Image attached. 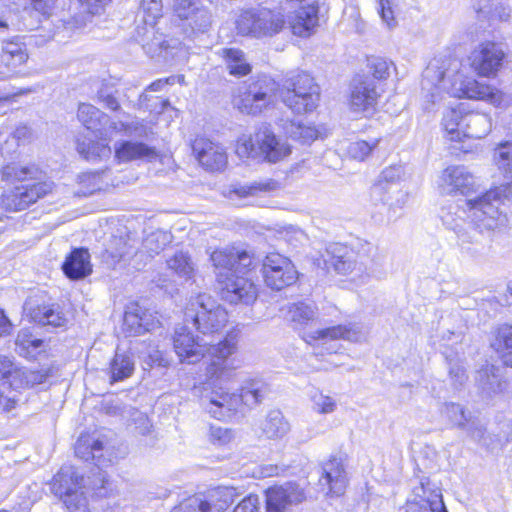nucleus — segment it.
I'll list each match as a JSON object with an SVG mask.
<instances>
[{
	"instance_id": "f257e3e1",
	"label": "nucleus",
	"mask_w": 512,
	"mask_h": 512,
	"mask_svg": "<svg viewBox=\"0 0 512 512\" xmlns=\"http://www.w3.org/2000/svg\"><path fill=\"white\" fill-rule=\"evenodd\" d=\"M512 198V184L492 188L466 201V209L449 205L441 209L443 226L456 235L461 252L471 258L483 254L482 236L506 226L507 216L500 209L504 199Z\"/></svg>"
},
{
	"instance_id": "f03ea898",
	"label": "nucleus",
	"mask_w": 512,
	"mask_h": 512,
	"mask_svg": "<svg viewBox=\"0 0 512 512\" xmlns=\"http://www.w3.org/2000/svg\"><path fill=\"white\" fill-rule=\"evenodd\" d=\"M237 335L229 333L217 344L203 343L199 337H195L186 326H179L173 335V348L183 363L194 364L202 359L205 354L210 359L206 367V378L209 385L221 387L232 381L239 367L233 355L238 347Z\"/></svg>"
},
{
	"instance_id": "7ed1b4c3",
	"label": "nucleus",
	"mask_w": 512,
	"mask_h": 512,
	"mask_svg": "<svg viewBox=\"0 0 512 512\" xmlns=\"http://www.w3.org/2000/svg\"><path fill=\"white\" fill-rule=\"evenodd\" d=\"M461 62L455 57L434 58L423 72L422 90L435 103L442 91L458 98H469L499 104L501 95L494 87L460 73Z\"/></svg>"
},
{
	"instance_id": "20e7f679",
	"label": "nucleus",
	"mask_w": 512,
	"mask_h": 512,
	"mask_svg": "<svg viewBox=\"0 0 512 512\" xmlns=\"http://www.w3.org/2000/svg\"><path fill=\"white\" fill-rule=\"evenodd\" d=\"M236 257L237 249L234 247L216 249L210 255L220 285V295L231 304H250L257 298V288L251 279L234 274Z\"/></svg>"
},
{
	"instance_id": "39448f33",
	"label": "nucleus",
	"mask_w": 512,
	"mask_h": 512,
	"mask_svg": "<svg viewBox=\"0 0 512 512\" xmlns=\"http://www.w3.org/2000/svg\"><path fill=\"white\" fill-rule=\"evenodd\" d=\"M328 269L342 275H353V279L368 276L378 259V249L364 240H358L353 247L340 243L329 244L323 255Z\"/></svg>"
},
{
	"instance_id": "423d86ee",
	"label": "nucleus",
	"mask_w": 512,
	"mask_h": 512,
	"mask_svg": "<svg viewBox=\"0 0 512 512\" xmlns=\"http://www.w3.org/2000/svg\"><path fill=\"white\" fill-rule=\"evenodd\" d=\"M221 391H213L209 403L206 406L208 413L218 419L225 420L235 412L241 403L249 408L260 404L269 393L268 384L262 379H249L241 387L240 394L223 391L222 386H217Z\"/></svg>"
},
{
	"instance_id": "0eeeda50",
	"label": "nucleus",
	"mask_w": 512,
	"mask_h": 512,
	"mask_svg": "<svg viewBox=\"0 0 512 512\" xmlns=\"http://www.w3.org/2000/svg\"><path fill=\"white\" fill-rule=\"evenodd\" d=\"M236 153L240 158L277 163L290 155L291 147L279 139L269 125L262 124L254 135H243L238 139Z\"/></svg>"
},
{
	"instance_id": "6e6552de",
	"label": "nucleus",
	"mask_w": 512,
	"mask_h": 512,
	"mask_svg": "<svg viewBox=\"0 0 512 512\" xmlns=\"http://www.w3.org/2000/svg\"><path fill=\"white\" fill-rule=\"evenodd\" d=\"M184 319L205 335L220 331L226 325L228 315L210 295L201 293L190 298L184 311Z\"/></svg>"
},
{
	"instance_id": "1a4fd4ad",
	"label": "nucleus",
	"mask_w": 512,
	"mask_h": 512,
	"mask_svg": "<svg viewBox=\"0 0 512 512\" xmlns=\"http://www.w3.org/2000/svg\"><path fill=\"white\" fill-rule=\"evenodd\" d=\"M279 97L293 113L304 114L317 107L320 89L312 76L302 72L285 81Z\"/></svg>"
},
{
	"instance_id": "9d476101",
	"label": "nucleus",
	"mask_w": 512,
	"mask_h": 512,
	"mask_svg": "<svg viewBox=\"0 0 512 512\" xmlns=\"http://www.w3.org/2000/svg\"><path fill=\"white\" fill-rule=\"evenodd\" d=\"M81 475L73 466H64L53 477L51 490L60 497L69 512H86L88 509L86 485Z\"/></svg>"
},
{
	"instance_id": "9b49d317",
	"label": "nucleus",
	"mask_w": 512,
	"mask_h": 512,
	"mask_svg": "<svg viewBox=\"0 0 512 512\" xmlns=\"http://www.w3.org/2000/svg\"><path fill=\"white\" fill-rule=\"evenodd\" d=\"M277 89V84L272 78L259 77L239 89L233 98V105L243 114L259 115L274 104Z\"/></svg>"
},
{
	"instance_id": "f8f14e48",
	"label": "nucleus",
	"mask_w": 512,
	"mask_h": 512,
	"mask_svg": "<svg viewBox=\"0 0 512 512\" xmlns=\"http://www.w3.org/2000/svg\"><path fill=\"white\" fill-rule=\"evenodd\" d=\"M285 24L284 16L266 8H253L243 11L236 20L238 34L253 38L272 37L281 31Z\"/></svg>"
},
{
	"instance_id": "ddd939ff",
	"label": "nucleus",
	"mask_w": 512,
	"mask_h": 512,
	"mask_svg": "<svg viewBox=\"0 0 512 512\" xmlns=\"http://www.w3.org/2000/svg\"><path fill=\"white\" fill-rule=\"evenodd\" d=\"M25 184L15 187L13 190L5 193L1 204L8 211H21L28 208L31 204L37 202L52 192L54 184L49 180L38 179L25 181Z\"/></svg>"
},
{
	"instance_id": "4468645a",
	"label": "nucleus",
	"mask_w": 512,
	"mask_h": 512,
	"mask_svg": "<svg viewBox=\"0 0 512 512\" xmlns=\"http://www.w3.org/2000/svg\"><path fill=\"white\" fill-rule=\"evenodd\" d=\"M403 176L402 166L385 168L371 188V198L389 207L402 206L405 203L406 194L400 189L399 182Z\"/></svg>"
},
{
	"instance_id": "2eb2a0df",
	"label": "nucleus",
	"mask_w": 512,
	"mask_h": 512,
	"mask_svg": "<svg viewBox=\"0 0 512 512\" xmlns=\"http://www.w3.org/2000/svg\"><path fill=\"white\" fill-rule=\"evenodd\" d=\"M262 274L266 285L273 290H281L297 280L295 266L287 257L279 253H269L263 260Z\"/></svg>"
},
{
	"instance_id": "dca6fc26",
	"label": "nucleus",
	"mask_w": 512,
	"mask_h": 512,
	"mask_svg": "<svg viewBox=\"0 0 512 512\" xmlns=\"http://www.w3.org/2000/svg\"><path fill=\"white\" fill-rule=\"evenodd\" d=\"M405 512H447L441 489L429 478L420 479L412 488Z\"/></svg>"
},
{
	"instance_id": "f3484780",
	"label": "nucleus",
	"mask_w": 512,
	"mask_h": 512,
	"mask_svg": "<svg viewBox=\"0 0 512 512\" xmlns=\"http://www.w3.org/2000/svg\"><path fill=\"white\" fill-rule=\"evenodd\" d=\"M441 416L447 420L451 428L464 431L473 440L480 442L486 433L485 424L461 404L448 402L440 409Z\"/></svg>"
},
{
	"instance_id": "a211bd4d",
	"label": "nucleus",
	"mask_w": 512,
	"mask_h": 512,
	"mask_svg": "<svg viewBox=\"0 0 512 512\" xmlns=\"http://www.w3.org/2000/svg\"><path fill=\"white\" fill-rule=\"evenodd\" d=\"M305 499L304 490L296 483L274 485L265 491V512H291Z\"/></svg>"
},
{
	"instance_id": "6ab92c4d",
	"label": "nucleus",
	"mask_w": 512,
	"mask_h": 512,
	"mask_svg": "<svg viewBox=\"0 0 512 512\" xmlns=\"http://www.w3.org/2000/svg\"><path fill=\"white\" fill-rule=\"evenodd\" d=\"M441 189L447 195L469 196L480 188L478 179L464 165L448 166L441 175Z\"/></svg>"
},
{
	"instance_id": "aec40b11",
	"label": "nucleus",
	"mask_w": 512,
	"mask_h": 512,
	"mask_svg": "<svg viewBox=\"0 0 512 512\" xmlns=\"http://www.w3.org/2000/svg\"><path fill=\"white\" fill-rule=\"evenodd\" d=\"M505 57L502 46L495 42H484L479 44L469 56L470 65L475 72L481 76L490 77L495 75Z\"/></svg>"
},
{
	"instance_id": "412c9836",
	"label": "nucleus",
	"mask_w": 512,
	"mask_h": 512,
	"mask_svg": "<svg viewBox=\"0 0 512 512\" xmlns=\"http://www.w3.org/2000/svg\"><path fill=\"white\" fill-rule=\"evenodd\" d=\"M173 7L192 33H205L211 27L212 14L201 0H176Z\"/></svg>"
},
{
	"instance_id": "4be33fe9",
	"label": "nucleus",
	"mask_w": 512,
	"mask_h": 512,
	"mask_svg": "<svg viewBox=\"0 0 512 512\" xmlns=\"http://www.w3.org/2000/svg\"><path fill=\"white\" fill-rule=\"evenodd\" d=\"M303 338L307 343L316 342L328 353H332L337 352V347L336 344H331V342L339 339L357 342L362 338V332L356 325H337L311 331Z\"/></svg>"
},
{
	"instance_id": "5701e85b",
	"label": "nucleus",
	"mask_w": 512,
	"mask_h": 512,
	"mask_svg": "<svg viewBox=\"0 0 512 512\" xmlns=\"http://www.w3.org/2000/svg\"><path fill=\"white\" fill-rule=\"evenodd\" d=\"M157 317L138 303H131L123 318V331L127 336H138L149 332L159 325Z\"/></svg>"
},
{
	"instance_id": "b1692460",
	"label": "nucleus",
	"mask_w": 512,
	"mask_h": 512,
	"mask_svg": "<svg viewBox=\"0 0 512 512\" xmlns=\"http://www.w3.org/2000/svg\"><path fill=\"white\" fill-rule=\"evenodd\" d=\"M192 150L199 163L207 170L219 171L227 164V155L224 148L209 139L196 138L192 144Z\"/></svg>"
},
{
	"instance_id": "393cba45",
	"label": "nucleus",
	"mask_w": 512,
	"mask_h": 512,
	"mask_svg": "<svg viewBox=\"0 0 512 512\" xmlns=\"http://www.w3.org/2000/svg\"><path fill=\"white\" fill-rule=\"evenodd\" d=\"M379 95L373 80L368 78L361 80L351 90L350 108L355 113L372 114Z\"/></svg>"
},
{
	"instance_id": "a878e982",
	"label": "nucleus",
	"mask_w": 512,
	"mask_h": 512,
	"mask_svg": "<svg viewBox=\"0 0 512 512\" xmlns=\"http://www.w3.org/2000/svg\"><path fill=\"white\" fill-rule=\"evenodd\" d=\"M323 476L319 483L321 486H327V495L340 496L344 493L347 485L346 473L340 460L333 458L324 463Z\"/></svg>"
},
{
	"instance_id": "bb28decb",
	"label": "nucleus",
	"mask_w": 512,
	"mask_h": 512,
	"mask_svg": "<svg viewBox=\"0 0 512 512\" xmlns=\"http://www.w3.org/2000/svg\"><path fill=\"white\" fill-rule=\"evenodd\" d=\"M137 248L135 246V240H131L128 237H113L103 254V259L108 265L115 266L121 261H127L131 257L136 258ZM137 264L139 259H135Z\"/></svg>"
},
{
	"instance_id": "cd10ccee",
	"label": "nucleus",
	"mask_w": 512,
	"mask_h": 512,
	"mask_svg": "<svg viewBox=\"0 0 512 512\" xmlns=\"http://www.w3.org/2000/svg\"><path fill=\"white\" fill-rule=\"evenodd\" d=\"M239 495L240 493L234 487H214L201 497L204 512H223Z\"/></svg>"
},
{
	"instance_id": "c85d7f7f",
	"label": "nucleus",
	"mask_w": 512,
	"mask_h": 512,
	"mask_svg": "<svg viewBox=\"0 0 512 512\" xmlns=\"http://www.w3.org/2000/svg\"><path fill=\"white\" fill-rule=\"evenodd\" d=\"M289 25L293 34L308 37L318 25V6L310 4L303 6L289 17Z\"/></svg>"
},
{
	"instance_id": "c756f323",
	"label": "nucleus",
	"mask_w": 512,
	"mask_h": 512,
	"mask_svg": "<svg viewBox=\"0 0 512 512\" xmlns=\"http://www.w3.org/2000/svg\"><path fill=\"white\" fill-rule=\"evenodd\" d=\"M62 269L65 275L72 280L88 276L92 272L88 250L84 248L74 249L66 258Z\"/></svg>"
},
{
	"instance_id": "7c9ffc66",
	"label": "nucleus",
	"mask_w": 512,
	"mask_h": 512,
	"mask_svg": "<svg viewBox=\"0 0 512 512\" xmlns=\"http://www.w3.org/2000/svg\"><path fill=\"white\" fill-rule=\"evenodd\" d=\"M28 59V53L25 45L17 42H8L2 48L0 55V62L3 66L4 72L8 78L17 73L18 68L21 67Z\"/></svg>"
},
{
	"instance_id": "2f4dec72",
	"label": "nucleus",
	"mask_w": 512,
	"mask_h": 512,
	"mask_svg": "<svg viewBox=\"0 0 512 512\" xmlns=\"http://www.w3.org/2000/svg\"><path fill=\"white\" fill-rule=\"evenodd\" d=\"M171 238L170 233L163 230L151 232L144 238L141 249L137 250L136 259H139V263L145 265L148 260L164 250L171 242Z\"/></svg>"
},
{
	"instance_id": "473e14b6",
	"label": "nucleus",
	"mask_w": 512,
	"mask_h": 512,
	"mask_svg": "<svg viewBox=\"0 0 512 512\" xmlns=\"http://www.w3.org/2000/svg\"><path fill=\"white\" fill-rule=\"evenodd\" d=\"M156 156L154 148L142 142L121 141L115 145V158L119 162H130L140 159H152Z\"/></svg>"
},
{
	"instance_id": "72a5a7b5",
	"label": "nucleus",
	"mask_w": 512,
	"mask_h": 512,
	"mask_svg": "<svg viewBox=\"0 0 512 512\" xmlns=\"http://www.w3.org/2000/svg\"><path fill=\"white\" fill-rule=\"evenodd\" d=\"M260 428L267 439L280 440L289 433L290 424L280 410L273 409L267 413Z\"/></svg>"
},
{
	"instance_id": "f704fd0d",
	"label": "nucleus",
	"mask_w": 512,
	"mask_h": 512,
	"mask_svg": "<svg viewBox=\"0 0 512 512\" xmlns=\"http://www.w3.org/2000/svg\"><path fill=\"white\" fill-rule=\"evenodd\" d=\"M491 118L483 113H467L464 115L463 137L481 139L491 131Z\"/></svg>"
},
{
	"instance_id": "c9c22d12",
	"label": "nucleus",
	"mask_w": 512,
	"mask_h": 512,
	"mask_svg": "<svg viewBox=\"0 0 512 512\" xmlns=\"http://www.w3.org/2000/svg\"><path fill=\"white\" fill-rule=\"evenodd\" d=\"M135 370L133 355L128 352L116 351L110 363V382L115 383L129 378Z\"/></svg>"
},
{
	"instance_id": "e433bc0d",
	"label": "nucleus",
	"mask_w": 512,
	"mask_h": 512,
	"mask_svg": "<svg viewBox=\"0 0 512 512\" xmlns=\"http://www.w3.org/2000/svg\"><path fill=\"white\" fill-rule=\"evenodd\" d=\"M77 117L86 129L95 132L101 131L102 127L109 121L108 115L88 103L79 105Z\"/></svg>"
},
{
	"instance_id": "4c0bfd02",
	"label": "nucleus",
	"mask_w": 512,
	"mask_h": 512,
	"mask_svg": "<svg viewBox=\"0 0 512 512\" xmlns=\"http://www.w3.org/2000/svg\"><path fill=\"white\" fill-rule=\"evenodd\" d=\"M506 366L512 367V325H501L496 332V337L491 343Z\"/></svg>"
},
{
	"instance_id": "58836bf2",
	"label": "nucleus",
	"mask_w": 512,
	"mask_h": 512,
	"mask_svg": "<svg viewBox=\"0 0 512 512\" xmlns=\"http://www.w3.org/2000/svg\"><path fill=\"white\" fill-rule=\"evenodd\" d=\"M30 315L34 322L43 326L62 327L67 321L59 306L56 305L37 306L32 309Z\"/></svg>"
},
{
	"instance_id": "ea45409f",
	"label": "nucleus",
	"mask_w": 512,
	"mask_h": 512,
	"mask_svg": "<svg viewBox=\"0 0 512 512\" xmlns=\"http://www.w3.org/2000/svg\"><path fill=\"white\" fill-rule=\"evenodd\" d=\"M1 179L7 182L30 181L38 179L41 171L34 165L22 166L18 163H10L1 169Z\"/></svg>"
},
{
	"instance_id": "a19ab883",
	"label": "nucleus",
	"mask_w": 512,
	"mask_h": 512,
	"mask_svg": "<svg viewBox=\"0 0 512 512\" xmlns=\"http://www.w3.org/2000/svg\"><path fill=\"white\" fill-rule=\"evenodd\" d=\"M229 73L235 76H245L250 73L251 66L247 62L244 53L237 48H224L221 50Z\"/></svg>"
},
{
	"instance_id": "79ce46f5",
	"label": "nucleus",
	"mask_w": 512,
	"mask_h": 512,
	"mask_svg": "<svg viewBox=\"0 0 512 512\" xmlns=\"http://www.w3.org/2000/svg\"><path fill=\"white\" fill-rule=\"evenodd\" d=\"M105 449L103 441L99 439L91 440L89 437L81 436L75 444V454L83 460L92 458L97 461V465L103 464V455L101 451Z\"/></svg>"
},
{
	"instance_id": "37998d69",
	"label": "nucleus",
	"mask_w": 512,
	"mask_h": 512,
	"mask_svg": "<svg viewBox=\"0 0 512 512\" xmlns=\"http://www.w3.org/2000/svg\"><path fill=\"white\" fill-rule=\"evenodd\" d=\"M43 344V340L34 337L28 329L20 330L15 340L16 351L26 358H35L41 352Z\"/></svg>"
},
{
	"instance_id": "c03bdc74",
	"label": "nucleus",
	"mask_w": 512,
	"mask_h": 512,
	"mask_svg": "<svg viewBox=\"0 0 512 512\" xmlns=\"http://www.w3.org/2000/svg\"><path fill=\"white\" fill-rule=\"evenodd\" d=\"M442 125L452 141H460L463 137L461 130L464 129V115L462 109L452 108L446 111L443 116Z\"/></svg>"
},
{
	"instance_id": "a18cd8bd",
	"label": "nucleus",
	"mask_w": 512,
	"mask_h": 512,
	"mask_svg": "<svg viewBox=\"0 0 512 512\" xmlns=\"http://www.w3.org/2000/svg\"><path fill=\"white\" fill-rule=\"evenodd\" d=\"M288 315L290 320L299 327L308 326L318 318L315 306L304 302L293 303L289 307Z\"/></svg>"
},
{
	"instance_id": "49530a36",
	"label": "nucleus",
	"mask_w": 512,
	"mask_h": 512,
	"mask_svg": "<svg viewBox=\"0 0 512 512\" xmlns=\"http://www.w3.org/2000/svg\"><path fill=\"white\" fill-rule=\"evenodd\" d=\"M167 267L184 280H189L194 276V263L189 255L184 252H177L167 259Z\"/></svg>"
},
{
	"instance_id": "de8ad7c7",
	"label": "nucleus",
	"mask_w": 512,
	"mask_h": 512,
	"mask_svg": "<svg viewBox=\"0 0 512 512\" xmlns=\"http://www.w3.org/2000/svg\"><path fill=\"white\" fill-rule=\"evenodd\" d=\"M494 161L512 184V141L500 143L494 151Z\"/></svg>"
},
{
	"instance_id": "09e8293b",
	"label": "nucleus",
	"mask_w": 512,
	"mask_h": 512,
	"mask_svg": "<svg viewBox=\"0 0 512 512\" xmlns=\"http://www.w3.org/2000/svg\"><path fill=\"white\" fill-rule=\"evenodd\" d=\"M86 485L84 488L87 492L94 491L98 496H105L110 485L107 473L102 471L99 467L93 470L92 476H88L82 482Z\"/></svg>"
},
{
	"instance_id": "8fccbe9b",
	"label": "nucleus",
	"mask_w": 512,
	"mask_h": 512,
	"mask_svg": "<svg viewBox=\"0 0 512 512\" xmlns=\"http://www.w3.org/2000/svg\"><path fill=\"white\" fill-rule=\"evenodd\" d=\"M77 150L89 161L109 157L111 155V148L108 144L100 142H89L88 144L84 142L78 143Z\"/></svg>"
},
{
	"instance_id": "3c124183",
	"label": "nucleus",
	"mask_w": 512,
	"mask_h": 512,
	"mask_svg": "<svg viewBox=\"0 0 512 512\" xmlns=\"http://www.w3.org/2000/svg\"><path fill=\"white\" fill-rule=\"evenodd\" d=\"M277 188V182L273 180L265 181V182H254L250 185H241L235 187L231 194H235L240 198H246L248 196L257 195L259 192H269L273 191Z\"/></svg>"
},
{
	"instance_id": "603ef678",
	"label": "nucleus",
	"mask_w": 512,
	"mask_h": 512,
	"mask_svg": "<svg viewBox=\"0 0 512 512\" xmlns=\"http://www.w3.org/2000/svg\"><path fill=\"white\" fill-rule=\"evenodd\" d=\"M312 402V409L319 414H330L335 411L337 407L336 401L329 395L323 394L319 390H314L310 394Z\"/></svg>"
},
{
	"instance_id": "864d4df0",
	"label": "nucleus",
	"mask_w": 512,
	"mask_h": 512,
	"mask_svg": "<svg viewBox=\"0 0 512 512\" xmlns=\"http://www.w3.org/2000/svg\"><path fill=\"white\" fill-rule=\"evenodd\" d=\"M494 366L487 365L485 368L478 371L477 380L484 390L497 392L501 390V383L498 379V375Z\"/></svg>"
},
{
	"instance_id": "5fc2aeb1",
	"label": "nucleus",
	"mask_w": 512,
	"mask_h": 512,
	"mask_svg": "<svg viewBox=\"0 0 512 512\" xmlns=\"http://www.w3.org/2000/svg\"><path fill=\"white\" fill-rule=\"evenodd\" d=\"M379 140L375 139L372 143L360 140L350 143L348 147L349 154L358 160H364L371 151L377 146Z\"/></svg>"
},
{
	"instance_id": "6e6d98bb",
	"label": "nucleus",
	"mask_w": 512,
	"mask_h": 512,
	"mask_svg": "<svg viewBox=\"0 0 512 512\" xmlns=\"http://www.w3.org/2000/svg\"><path fill=\"white\" fill-rule=\"evenodd\" d=\"M120 127H118L117 123H112V128L115 130H123L128 136H136V137H146L148 135V128L142 121L134 120L130 123H119Z\"/></svg>"
},
{
	"instance_id": "4d7b16f0",
	"label": "nucleus",
	"mask_w": 512,
	"mask_h": 512,
	"mask_svg": "<svg viewBox=\"0 0 512 512\" xmlns=\"http://www.w3.org/2000/svg\"><path fill=\"white\" fill-rule=\"evenodd\" d=\"M477 12L485 17H497L500 20H507L510 16L509 11L499 1L485 3L477 9Z\"/></svg>"
},
{
	"instance_id": "13d9d810",
	"label": "nucleus",
	"mask_w": 512,
	"mask_h": 512,
	"mask_svg": "<svg viewBox=\"0 0 512 512\" xmlns=\"http://www.w3.org/2000/svg\"><path fill=\"white\" fill-rule=\"evenodd\" d=\"M233 438V433L230 429L211 425L209 428V441L214 445L223 446L228 444Z\"/></svg>"
},
{
	"instance_id": "bf43d9fd",
	"label": "nucleus",
	"mask_w": 512,
	"mask_h": 512,
	"mask_svg": "<svg viewBox=\"0 0 512 512\" xmlns=\"http://www.w3.org/2000/svg\"><path fill=\"white\" fill-rule=\"evenodd\" d=\"M368 67L375 79L382 80L389 76V63L381 57L369 58Z\"/></svg>"
},
{
	"instance_id": "052dcab7",
	"label": "nucleus",
	"mask_w": 512,
	"mask_h": 512,
	"mask_svg": "<svg viewBox=\"0 0 512 512\" xmlns=\"http://www.w3.org/2000/svg\"><path fill=\"white\" fill-rule=\"evenodd\" d=\"M449 377L455 388L461 387L467 380L465 368L458 361L450 360Z\"/></svg>"
},
{
	"instance_id": "680f3d73",
	"label": "nucleus",
	"mask_w": 512,
	"mask_h": 512,
	"mask_svg": "<svg viewBox=\"0 0 512 512\" xmlns=\"http://www.w3.org/2000/svg\"><path fill=\"white\" fill-rule=\"evenodd\" d=\"M290 126L292 129H300V134L296 136V141L302 144L310 143L318 136V132L313 126L304 125L303 123H292Z\"/></svg>"
},
{
	"instance_id": "e2e57ef3",
	"label": "nucleus",
	"mask_w": 512,
	"mask_h": 512,
	"mask_svg": "<svg viewBox=\"0 0 512 512\" xmlns=\"http://www.w3.org/2000/svg\"><path fill=\"white\" fill-rule=\"evenodd\" d=\"M260 507L259 497L250 494L243 498L234 508L233 512H258Z\"/></svg>"
},
{
	"instance_id": "0e129e2a",
	"label": "nucleus",
	"mask_w": 512,
	"mask_h": 512,
	"mask_svg": "<svg viewBox=\"0 0 512 512\" xmlns=\"http://www.w3.org/2000/svg\"><path fill=\"white\" fill-rule=\"evenodd\" d=\"M111 0H80L81 7L90 15H97L104 11Z\"/></svg>"
},
{
	"instance_id": "69168bd1",
	"label": "nucleus",
	"mask_w": 512,
	"mask_h": 512,
	"mask_svg": "<svg viewBox=\"0 0 512 512\" xmlns=\"http://www.w3.org/2000/svg\"><path fill=\"white\" fill-rule=\"evenodd\" d=\"M252 265V257L249 253L244 250L237 249L236 265L234 267V274L245 273L244 270L248 269Z\"/></svg>"
},
{
	"instance_id": "338daca9",
	"label": "nucleus",
	"mask_w": 512,
	"mask_h": 512,
	"mask_svg": "<svg viewBox=\"0 0 512 512\" xmlns=\"http://www.w3.org/2000/svg\"><path fill=\"white\" fill-rule=\"evenodd\" d=\"M379 14L387 26L394 25L395 19L390 0H379Z\"/></svg>"
},
{
	"instance_id": "774afa93",
	"label": "nucleus",
	"mask_w": 512,
	"mask_h": 512,
	"mask_svg": "<svg viewBox=\"0 0 512 512\" xmlns=\"http://www.w3.org/2000/svg\"><path fill=\"white\" fill-rule=\"evenodd\" d=\"M99 101L105 105L106 108L117 111L120 108L119 102L116 97L107 89H101L98 92Z\"/></svg>"
}]
</instances>
